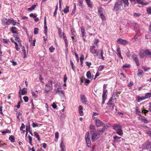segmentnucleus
Returning <instances> with one entry per match:
<instances>
[{
    "label": "nucleus",
    "instance_id": "1a4fd4ad",
    "mask_svg": "<svg viewBox=\"0 0 151 151\" xmlns=\"http://www.w3.org/2000/svg\"><path fill=\"white\" fill-rule=\"evenodd\" d=\"M117 43L122 45H125L129 43V42L125 40L120 38L117 40Z\"/></svg>",
    "mask_w": 151,
    "mask_h": 151
},
{
    "label": "nucleus",
    "instance_id": "f3484780",
    "mask_svg": "<svg viewBox=\"0 0 151 151\" xmlns=\"http://www.w3.org/2000/svg\"><path fill=\"white\" fill-rule=\"evenodd\" d=\"M98 13L99 15L105 14L104 9L101 7L98 8Z\"/></svg>",
    "mask_w": 151,
    "mask_h": 151
},
{
    "label": "nucleus",
    "instance_id": "cd10ccee",
    "mask_svg": "<svg viewBox=\"0 0 151 151\" xmlns=\"http://www.w3.org/2000/svg\"><path fill=\"white\" fill-rule=\"evenodd\" d=\"M11 31L13 33H17V28L15 27H12Z\"/></svg>",
    "mask_w": 151,
    "mask_h": 151
},
{
    "label": "nucleus",
    "instance_id": "4be33fe9",
    "mask_svg": "<svg viewBox=\"0 0 151 151\" xmlns=\"http://www.w3.org/2000/svg\"><path fill=\"white\" fill-rule=\"evenodd\" d=\"M60 148L61 150V151H66L65 147L63 140L61 141L60 144Z\"/></svg>",
    "mask_w": 151,
    "mask_h": 151
},
{
    "label": "nucleus",
    "instance_id": "a211bd4d",
    "mask_svg": "<svg viewBox=\"0 0 151 151\" xmlns=\"http://www.w3.org/2000/svg\"><path fill=\"white\" fill-rule=\"evenodd\" d=\"M116 54L121 59H123V57L121 55V51L120 50V48L119 47L116 50Z\"/></svg>",
    "mask_w": 151,
    "mask_h": 151
},
{
    "label": "nucleus",
    "instance_id": "423d86ee",
    "mask_svg": "<svg viewBox=\"0 0 151 151\" xmlns=\"http://www.w3.org/2000/svg\"><path fill=\"white\" fill-rule=\"evenodd\" d=\"M85 139L87 146L88 147H90L91 143L89 133L88 132L86 133L85 136Z\"/></svg>",
    "mask_w": 151,
    "mask_h": 151
},
{
    "label": "nucleus",
    "instance_id": "f8f14e48",
    "mask_svg": "<svg viewBox=\"0 0 151 151\" xmlns=\"http://www.w3.org/2000/svg\"><path fill=\"white\" fill-rule=\"evenodd\" d=\"M81 32L83 39V40L84 41H86L85 38L86 37V36L85 35L86 33L85 32L84 28L83 27H82L81 28Z\"/></svg>",
    "mask_w": 151,
    "mask_h": 151
},
{
    "label": "nucleus",
    "instance_id": "0e129e2a",
    "mask_svg": "<svg viewBox=\"0 0 151 151\" xmlns=\"http://www.w3.org/2000/svg\"><path fill=\"white\" fill-rule=\"evenodd\" d=\"M55 48L54 47H52V46H51L49 48V49L50 51V52H52L54 50Z\"/></svg>",
    "mask_w": 151,
    "mask_h": 151
},
{
    "label": "nucleus",
    "instance_id": "393cba45",
    "mask_svg": "<svg viewBox=\"0 0 151 151\" xmlns=\"http://www.w3.org/2000/svg\"><path fill=\"white\" fill-rule=\"evenodd\" d=\"M27 92V88H24L21 91V95H24Z\"/></svg>",
    "mask_w": 151,
    "mask_h": 151
},
{
    "label": "nucleus",
    "instance_id": "412c9836",
    "mask_svg": "<svg viewBox=\"0 0 151 151\" xmlns=\"http://www.w3.org/2000/svg\"><path fill=\"white\" fill-rule=\"evenodd\" d=\"M100 53H99V58H101L103 60H104V57L103 56V51L102 49L101 50H100ZM98 52H99V51Z\"/></svg>",
    "mask_w": 151,
    "mask_h": 151
},
{
    "label": "nucleus",
    "instance_id": "680f3d73",
    "mask_svg": "<svg viewBox=\"0 0 151 151\" xmlns=\"http://www.w3.org/2000/svg\"><path fill=\"white\" fill-rule=\"evenodd\" d=\"M133 26L135 29H137V27H139L138 24L136 23L134 24Z\"/></svg>",
    "mask_w": 151,
    "mask_h": 151
},
{
    "label": "nucleus",
    "instance_id": "aec40b11",
    "mask_svg": "<svg viewBox=\"0 0 151 151\" xmlns=\"http://www.w3.org/2000/svg\"><path fill=\"white\" fill-rule=\"evenodd\" d=\"M121 127L119 124H116L113 126V129L116 131L121 129Z\"/></svg>",
    "mask_w": 151,
    "mask_h": 151
},
{
    "label": "nucleus",
    "instance_id": "6e6d98bb",
    "mask_svg": "<svg viewBox=\"0 0 151 151\" xmlns=\"http://www.w3.org/2000/svg\"><path fill=\"white\" fill-rule=\"evenodd\" d=\"M23 99L25 102H27L29 100L28 97L27 96H25L23 97Z\"/></svg>",
    "mask_w": 151,
    "mask_h": 151
},
{
    "label": "nucleus",
    "instance_id": "338daca9",
    "mask_svg": "<svg viewBox=\"0 0 151 151\" xmlns=\"http://www.w3.org/2000/svg\"><path fill=\"white\" fill-rule=\"evenodd\" d=\"M10 62H11L12 63V65L13 66H15V65H17V63L16 62H15V61H14L13 60H10Z\"/></svg>",
    "mask_w": 151,
    "mask_h": 151
},
{
    "label": "nucleus",
    "instance_id": "ddd939ff",
    "mask_svg": "<svg viewBox=\"0 0 151 151\" xmlns=\"http://www.w3.org/2000/svg\"><path fill=\"white\" fill-rule=\"evenodd\" d=\"M80 98L81 102L85 104H86L87 101L85 96L83 95H80Z\"/></svg>",
    "mask_w": 151,
    "mask_h": 151
},
{
    "label": "nucleus",
    "instance_id": "49530a36",
    "mask_svg": "<svg viewBox=\"0 0 151 151\" xmlns=\"http://www.w3.org/2000/svg\"><path fill=\"white\" fill-rule=\"evenodd\" d=\"M132 4L134 5L137 3V0H129Z\"/></svg>",
    "mask_w": 151,
    "mask_h": 151
},
{
    "label": "nucleus",
    "instance_id": "c85d7f7f",
    "mask_svg": "<svg viewBox=\"0 0 151 151\" xmlns=\"http://www.w3.org/2000/svg\"><path fill=\"white\" fill-rule=\"evenodd\" d=\"M100 17L103 21H106V20L105 14L100 15Z\"/></svg>",
    "mask_w": 151,
    "mask_h": 151
},
{
    "label": "nucleus",
    "instance_id": "72a5a7b5",
    "mask_svg": "<svg viewBox=\"0 0 151 151\" xmlns=\"http://www.w3.org/2000/svg\"><path fill=\"white\" fill-rule=\"evenodd\" d=\"M104 67L105 66L104 65L99 66L98 68V70L100 71H101L104 69Z\"/></svg>",
    "mask_w": 151,
    "mask_h": 151
},
{
    "label": "nucleus",
    "instance_id": "bb28decb",
    "mask_svg": "<svg viewBox=\"0 0 151 151\" xmlns=\"http://www.w3.org/2000/svg\"><path fill=\"white\" fill-rule=\"evenodd\" d=\"M9 139L12 143H14L15 142V138L13 135H11L9 137Z\"/></svg>",
    "mask_w": 151,
    "mask_h": 151
},
{
    "label": "nucleus",
    "instance_id": "f257e3e1",
    "mask_svg": "<svg viewBox=\"0 0 151 151\" xmlns=\"http://www.w3.org/2000/svg\"><path fill=\"white\" fill-rule=\"evenodd\" d=\"M105 130V128L103 127L101 130H98L97 131L92 134V141L93 142L98 138L100 135H101Z\"/></svg>",
    "mask_w": 151,
    "mask_h": 151
},
{
    "label": "nucleus",
    "instance_id": "2eb2a0df",
    "mask_svg": "<svg viewBox=\"0 0 151 151\" xmlns=\"http://www.w3.org/2000/svg\"><path fill=\"white\" fill-rule=\"evenodd\" d=\"M137 4L146 6L148 5L149 3L148 2H144L143 0H137Z\"/></svg>",
    "mask_w": 151,
    "mask_h": 151
},
{
    "label": "nucleus",
    "instance_id": "a19ab883",
    "mask_svg": "<svg viewBox=\"0 0 151 151\" xmlns=\"http://www.w3.org/2000/svg\"><path fill=\"white\" fill-rule=\"evenodd\" d=\"M135 112L136 114L138 115H140V111L139 110L137 107L135 109Z\"/></svg>",
    "mask_w": 151,
    "mask_h": 151
},
{
    "label": "nucleus",
    "instance_id": "864d4df0",
    "mask_svg": "<svg viewBox=\"0 0 151 151\" xmlns=\"http://www.w3.org/2000/svg\"><path fill=\"white\" fill-rule=\"evenodd\" d=\"M51 90V89H50L49 88H47L46 87L45 88V92L47 93H48Z\"/></svg>",
    "mask_w": 151,
    "mask_h": 151
},
{
    "label": "nucleus",
    "instance_id": "052dcab7",
    "mask_svg": "<svg viewBox=\"0 0 151 151\" xmlns=\"http://www.w3.org/2000/svg\"><path fill=\"white\" fill-rule=\"evenodd\" d=\"M142 68L145 71H147L150 70V68H147L145 66H143Z\"/></svg>",
    "mask_w": 151,
    "mask_h": 151
},
{
    "label": "nucleus",
    "instance_id": "a18cd8bd",
    "mask_svg": "<svg viewBox=\"0 0 151 151\" xmlns=\"http://www.w3.org/2000/svg\"><path fill=\"white\" fill-rule=\"evenodd\" d=\"M31 93L32 94V95L33 97L35 99L37 97V96L36 93L33 91H32L31 92Z\"/></svg>",
    "mask_w": 151,
    "mask_h": 151
},
{
    "label": "nucleus",
    "instance_id": "4468645a",
    "mask_svg": "<svg viewBox=\"0 0 151 151\" xmlns=\"http://www.w3.org/2000/svg\"><path fill=\"white\" fill-rule=\"evenodd\" d=\"M10 19H6V18H4L3 19V22L4 23V24L7 25H9L10 24Z\"/></svg>",
    "mask_w": 151,
    "mask_h": 151
},
{
    "label": "nucleus",
    "instance_id": "6ab92c4d",
    "mask_svg": "<svg viewBox=\"0 0 151 151\" xmlns=\"http://www.w3.org/2000/svg\"><path fill=\"white\" fill-rule=\"evenodd\" d=\"M111 99H109L107 104L112 109H113L115 105L114 104V103H112L111 102Z\"/></svg>",
    "mask_w": 151,
    "mask_h": 151
},
{
    "label": "nucleus",
    "instance_id": "774afa93",
    "mask_svg": "<svg viewBox=\"0 0 151 151\" xmlns=\"http://www.w3.org/2000/svg\"><path fill=\"white\" fill-rule=\"evenodd\" d=\"M30 16L31 17H32L33 18H36V16L35 14H34L32 13H31L30 14Z\"/></svg>",
    "mask_w": 151,
    "mask_h": 151
},
{
    "label": "nucleus",
    "instance_id": "79ce46f5",
    "mask_svg": "<svg viewBox=\"0 0 151 151\" xmlns=\"http://www.w3.org/2000/svg\"><path fill=\"white\" fill-rule=\"evenodd\" d=\"M45 30L44 31V33L46 35H47V27L46 25H44V27Z\"/></svg>",
    "mask_w": 151,
    "mask_h": 151
},
{
    "label": "nucleus",
    "instance_id": "9d476101",
    "mask_svg": "<svg viewBox=\"0 0 151 151\" xmlns=\"http://www.w3.org/2000/svg\"><path fill=\"white\" fill-rule=\"evenodd\" d=\"M147 49L145 50H141L139 52V55L141 58H143L147 56Z\"/></svg>",
    "mask_w": 151,
    "mask_h": 151
},
{
    "label": "nucleus",
    "instance_id": "473e14b6",
    "mask_svg": "<svg viewBox=\"0 0 151 151\" xmlns=\"http://www.w3.org/2000/svg\"><path fill=\"white\" fill-rule=\"evenodd\" d=\"M117 97V94L116 92H114L113 95L112 97H111V99H116V98Z\"/></svg>",
    "mask_w": 151,
    "mask_h": 151
},
{
    "label": "nucleus",
    "instance_id": "20e7f679",
    "mask_svg": "<svg viewBox=\"0 0 151 151\" xmlns=\"http://www.w3.org/2000/svg\"><path fill=\"white\" fill-rule=\"evenodd\" d=\"M58 85H55V91L61 96H65L64 92L62 90L60 89H62L60 88H57V86Z\"/></svg>",
    "mask_w": 151,
    "mask_h": 151
},
{
    "label": "nucleus",
    "instance_id": "09e8293b",
    "mask_svg": "<svg viewBox=\"0 0 151 151\" xmlns=\"http://www.w3.org/2000/svg\"><path fill=\"white\" fill-rule=\"evenodd\" d=\"M23 102V101L22 99H21L18 102V104L17 106V107L19 109V108L20 106V104L21 103H22Z\"/></svg>",
    "mask_w": 151,
    "mask_h": 151
},
{
    "label": "nucleus",
    "instance_id": "13d9d810",
    "mask_svg": "<svg viewBox=\"0 0 151 151\" xmlns=\"http://www.w3.org/2000/svg\"><path fill=\"white\" fill-rule=\"evenodd\" d=\"M15 39L16 41L18 42H20L21 41L20 40L18 36H17L15 38Z\"/></svg>",
    "mask_w": 151,
    "mask_h": 151
},
{
    "label": "nucleus",
    "instance_id": "2f4dec72",
    "mask_svg": "<svg viewBox=\"0 0 151 151\" xmlns=\"http://www.w3.org/2000/svg\"><path fill=\"white\" fill-rule=\"evenodd\" d=\"M116 133L119 135H121L123 134V131L121 129H119L118 130H117Z\"/></svg>",
    "mask_w": 151,
    "mask_h": 151
},
{
    "label": "nucleus",
    "instance_id": "9b49d317",
    "mask_svg": "<svg viewBox=\"0 0 151 151\" xmlns=\"http://www.w3.org/2000/svg\"><path fill=\"white\" fill-rule=\"evenodd\" d=\"M132 57L133 59L135 61L136 65L137 66H139V63L137 55L134 54L132 55Z\"/></svg>",
    "mask_w": 151,
    "mask_h": 151
},
{
    "label": "nucleus",
    "instance_id": "4c0bfd02",
    "mask_svg": "<svg viewBox=\"0 0 151 151\" xmlns=\"http://www.w3.org/2000/svg\"><path fill=\"white\" fill-rule=\"evenodd\" d=\"M63 37L65 42V45L67 46H68L67 40V39L66 37L64 35V33H63Z\"/></svg>",
    "mask_w": 151,
    "mask_h": 151
},
{
    "label": "nucleus",
    "instance_id": "f03ea898",
    "mask_svg": "<svg viewBox=\"0 0 151 151\" xmlns=\"http://www.w3.org/2000/svg\"><path fill=\"white\" fill-rule=\"evenodd\" d=\"M123 7L122 0H118L115 3L114 8L113 11H116L118 10H121Z\"/></svg>",
    "mask_w": 151,
    "mask_h": 151
},
{
    "label": "nucleus",
    "instance_id": "4d7b16f0",
    "mask_svg": "<svg viewBox=\"0 0 151 151\" xmlns=\"http://www.w3.org/2000/svg\"><path fill=\"white\" fill-rule=\"evenodd\" d=\"M147 56H149L150 54H151V51L148 49H147L146 53Z\"/></svg>",
    "mask_w": 151,
    "mask_h": 151
},
{
    "label": "nucleus",
    "instance_id": "e433bc0d",
    "mask_svg": "<svg viewBox=\"0 0 151 151\" xmlns=\"http://www.w3.org/2000/svg\"><path fill=\"white\" fill-rule=\"evenodd\" d=\"M36 6L34 4L32 5L30 8H29L28 9V10L29 11H32V10L34 9Z\"/></svg>",
    "mask_w": 151,
    "mask_h": 151
},
{
    "label": "nucleus",
    "instance_id": "3c124183",
    "mask_svg": "<svg viewBox=\"0 0 151 151\" xmlns=\"http://www.w3.org/2000/svg\"><path fill=\"white\" fill-rule=\"evenodd\" d=\"M38 29L37 28H35L34 29V34L35 35L37 34L38 32Z\"/></svg>",
    "mask_w": 151,
    "mask_h": 151
},
{
    "label": "nucleus",
    "instance_id": "a878e982",
    "mask_svg": "<svg viewBox=\"0 0 151 151\" xmlns=\"http://www.w3.org/2000/svg\"><path fill=\"white\" fill-rule=\"evenodd\" d=\"M86 76L88 78L91 79L92 78L91 74V72L88 71L86 73Z\"/></svg>",
    "mask_w": 151,
    "mask_h": 151
},
{
    "label": "nucleus",
    "instance_id": "e2e57ef3",
    "mask_svg": "<svg viewBox=\"0 0 151 151\" xmlns=\"http://www.w3.org/2000/svg\"><path fill=\"white\" fill-rule=\"evenodd\" d=\"M32 126L33 127L35 128L36 127H37L38 126V124H37L33 122L32 124Z\"/></svg>",
    "mask_w": 151,
    "mask_h": 151
},
{
    "label": "nucleus",
    "instance_id": "ea45409f",
    "mask_svg": "<svg viewBox=\"0 0 151 151\" xmlns=\"http://www.w3.org/2000/svg\"><path fill=\"white\" fill-rule=\"evenodd\" d=\"M130 65L129 64H126L122 66V68L123 69H124L126 68H130Z\"/></svg>",
    "mask_w": 151,
    "mask_h": 151
},
{
    "label": "nucleus",
    "instance_id": "dca6fc26",
    "mask_svg": "<svg viewBox=\"0 0 151 151\" xmlns=\"http://www.w3.org/2000/svg\"><path fill=\"white\" fill-rule=\"evenodd\" d=\"M46 87L49 88L50 89H52V83L51 81H50L45 85Z\"/></svg>",
    "mask_w": 151,
    "mask_h": 151
},
{
    "label": "nucleus",
    "instance_id": "7c9ffc66",
    "mask_svg": "<svg viewBox=\"0 0 151 151\" xmlns=\"http://www.w3.org/2000/svg\"><path fill=\"white\" fill-rule=\"evenodd\" d=\"M70 63L71 66V68L73 70H74L75 69V66L71 60H70Z\"/></svg>",
    "mask_w": 151,
    "mask_h": 151
},
{
    "label": "nucleus",
    "instance_id": "7ed1b4c3",
    "mask_svg": "<svg viewBox=\"0 0 151 151\" xmlns=\"http://www.w3.org/2000/svg\"><path fill=\"white\" fill-rule=\"evenodd\" d=\"M105 85H104V86ZM107 90L103 87V92L102 96V104H103L105 103V100L107 98Z\"/></svg>",
    "mask_w": 151,
    "mask_h": 151
},
{
    "label": "nucleus",
    "instance_id": "0eeeda50",
    "mask_svg": "<svg viewBox=\"0 0 151 151\" xmlns=\"http://www.w3.org/2000/svg\"><path fill=\"white\" fill-rule=\"evenodd\" d=\"M94 45H92L90 47L91 52L93 54H96L97 56H99V52H97V49L96 48Z\"/></svg>",
    "mask_w": 151,
    "mask_h": 151
},
{
    "label": "nucleus",
    "instance_id": "f704fd0d",
    "mask_svg": "<svg viewBox=\"0 0 151 151\" xmlns=\"http://www.w3.org/2000/svg\"><path fill=\"white\" fill-rule=\"evenodd\" d=\"M145 97L146 99L148 98L151 97V92L146 93Z\"/></svg>",
    "mask_w": 151,
    "mask_h": 151
},
{
    "label": "nucleus",
    "instance_id": "bf43d9fd",
    "mask_svg": "<svg viewBox=\"0 0 151 151\" xmlns=\"http://www.w3.org/2000/svg\"><path fill=\"white\" fill-rule=\"evenodd\" d=\"M25 127V126L23 123H22L21 127H20V129L21 131H23L22 129H23Z\"/></svg>",
    "mask_w": 151,
    "mask_h": 151
},
{
    "label": "nucleus",
    "instance_id": "603ef678",
    "mask_svg": "<svg viewBox=\"0 0 151 151\" xmlns=\"http://www.w3.org/2000/svg\"><path fill=\"white\" fill-rule=\"evenodd\" d=\"M15 48L17 51H19L20 50V48L18 47V45L17 43H15Z\"/></svg>",
    "mask_w": 151,
    "mask_h": 151
},
{
    "label": "nucleus",
    "instance_id": "6e6552de",
    "mask_svg": "<svg viewBox=\"0 0 151 151\" xmlns=\"http://www.w3.org/2000/svg\"><path fill=\"white\" fill-rule=\"evenodd\" d=\"M151 145V142L147 140L142 145V148L144 149H148L150 148Z\"/></svg>",
    "mask_w": 151,
    "mask_h": 151
},
{
    "label": "nucleus",
    "instance_id": "c03bdc74",
    "mask_svg": "<svg viewBox=\"0 0 151 151\" xmlns=\"http://www.w3.org/2000/svg\"><path fill=\"white\" fill-rule=\"evenodd\" d=\"M10 24L14 25H15L17 23V22L15 21L13 19H10Z\"/></svg>",
    "mask_w": 151,
    "mask_h": 151
},
{
    "label": "nucleus",
    "instance_id": "c9c22d12",
    "mask_svg": "<svg viewBox=\"0 0 151 151\" xmlns=\"http://www.w3.org/2000/svg\"><path fill=\"white\" fill-rule=\"evenodd\" d=\"M69 7L67 6L63 10L64 12L65 13H67L69 12Z\"/></svg>",
    "mask_w": 151,
    "mask_h": 151
},
{
    "label": "nucleus",
    "instance_id": "5fc2aeb1",
    "mask_svg": "<svg viewBox=\"0 0 151 151\" xmlns=\"http://www.w3.org/2000/svg\"><path fill=\"white\" fill-rule=\"evenodd\" d=\"M9 132V131L8 129H6L5 131H3L2 132V134L3 135H5L6 133H8Z\"/></svg>",
    "mask_w": 151,
    "mask_h": 151
},
{
    "label": "nucleus",
    "instance_id": "37998d69",
    "mask_svg": "<svg viewBox=\"0 0 151 151\" xmlns=\"http://www.w3.org/2000/svg\"><path fill=\"white\" fill-rule=\"evenodd\" d=\"M28 138H29V143H30V145L32 146L33 145V144L32 143V137L30 135L28 136Z\"/></svg>",
    "mask_w": 151,
    "mask_h": 151
},
{
    "label": "nucleus",
    "instance_id": "39448f33",
    "mask_svg": "<svg viewBox=\"0 0 151 151\" xmlns=\"http://www.w3.org/2000/svg\"><path fill=\"white\" fill-rule=\"evenodd\" d=\"M95 122L97 127H100L102 126L103 127H104L105 129L107 128V126H105V124L98 119H96Z\"/></svg>",
    "mask_w": 151,
    "mask_h": 151
},
{
    "label": "nucleus",
    "instance_id": "69168bd1",
    "mask_svg": "<svg viewBox=\"0 0 151 151\" xmlns=\"http://www.w3.org/2000/svg\"><path fill=\"white\" fill-rule=\"evenodd\" d=\"M140 15L139 13H134V16L135 17H139Z\"/></svg>",
    "mask_w": 151,
    "mask_h": 151
},
{
    "label": "nucleus",
    "instance_id": "58836bf2",
    "mask_svg": "<svg viewBox=\"0 0 151 151\" xmlns=\"http://www.w3.org/2000/svg\"><path fill=\"white\" fill-rule=\"evenodd\" d=\"M78 4L79 6L83 7V1L81 0H78Z\"/></svg>",
    "mask_w": 151,
    "mask_h": 151
},
{
    "label": "nucleus",
    "instance_id": "b1692460",
    "mask_svg": "<svg viewBox=\"0 0 151 151\" xmlns=\"http://www.w3.org/2000/svg\"><path fill=\"white\" fill-rule=\"evenodd\" d=\"M88 6L90 8H92V4L90 0H85Z\"/></svg>",
    "mask_w": 151,
    "mask_h": 151
},
{
    "label": "nucleus",
    "instance_id": "5701e85b",
    "mask_svg": "<svg viewBox=\"0 0 151 151\" xmlns=\"http://www.w3.org/2000/svg\"><path fill=\"white\" fill-rule=\"evenodd\" d=\"M144 73L143 71L141 70H138V71L137 73V75L139 77H141L143 75V74Z\"/></svg>",
    "mask_w": 151,
    "mask_h": 151
},
{
    "label": "nucleus",
    "instance_id": "8fccbe9b",
    "mask_svg": "<svg viewBox=\"0 0 151 151\" xmlns=\"http://www.w3.org/2000/svg\"><path fill=\"white\" fill-rule=\"evenodd\" d=\"M147 11L148 14H150L151 13V7H149L147 8Z\"/></svg>",
    "mask_w": 151,
    "mask_h": 151
},
{
    "label": "nucleus",
    "instance_id": "c756f323",
    "mask_svg": "<svg viewBox=\"0 0 151 151\" xmlns=\"http://www.w3.org/2000/svg\"><path fill=\"white\" fill-rule=\"evenodd\" d=\"M34 135L37 138L38 141H40V138L39 135L38 134L37 132H35L34 133Z\"/></svg>",
    "mask_w": 151,
    "mask_h": 151
},
{
    "label": "nucleus",
    "instance_id": "de8ad7c7",
    "mask_svg": "<svg viewBox=\"0 0 151 151\" xmlns=\"http://www.w3.org/2000/svg\"><path fill=\"white\" fill-rule=\"evenodd\" d=\"M90 128L91 130V132H92L94 130V126L92 125H91L90 126Z\"/></svg>",
    "mask_w": 151,
    "mask_h": 151
}]
</instances>
